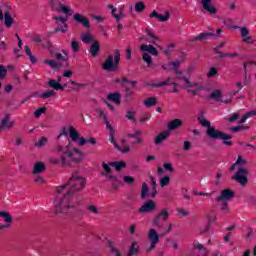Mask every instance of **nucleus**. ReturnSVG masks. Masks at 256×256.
<instances>
[{
	"label": "nucleus",
	"instance_id": "1",
	"mask_svg": "<svg viewBox=\"0 0 256 256\" xmlns=\"http://www.w3.org/2000/svg\"><path fill=\"white\" fill-rule=\"evenodd\" d=\"M85 185H87V180L85 177L79 175V173L76 172L72 174L68 183L56 189V215H67L69 210L75 207V205H73V201H75V193L77 191H81V189H85Z\"/></svg>",
	"mask_w": 256,
	"mask_h": 256
},
{
	"label": "nucleus",
	"instance_id": "2",
	"mask_svg": "<svg viewBox=\"0 0 256 256\" xmlns=\"http://www.w3.org/2000/svg\"><path fill=\"white\" fill-rule=\"evenodd\" d=\"M56 150H58L61 154L60 156H53L49 158V163L52 165H63L69 167V165H71V161H74L75 163L81 162V159L75 158V155H73L71 151H65V147L63 146H57Z\"/></svg>",
	"mask_w": 256,
	"mask_h": 256
},
{
	"label": "nucleus",
	"instance_id": "3",
	"mask_svg": "<svg viewBox=\"0 0 256 256\" xmlns=\"http://www.w3.org/2000/svg\"><path fill=\"white\" fill-rule=\"evenodd\" d=\"M121 61V52L119 49L114 50V54H109L104 63L102 69L104 71H117L119 69V63Z\"/></svg>",
	"mask_w": 256,
	"mask_h": 256
},
{
	"label": "nucleus",
	"instance_id": "4",
	"mask_svg": "<svg viewBox=\"0 0 256 256\" xmlns=\"http://www.w3.org/2000/svg\"><path fill=\"white\" fill-rule=\"evenodd\" d=\"M206 135L210 139H221L222 141H229V139H233L232 135L225 134L220 130L215 129V126L206 128Z\"/></svg>",
	"mask_w": 256,
	"mask_h": 256
},
{
	"label": "nucleus",
	"instance_id": "5",
	"mask_svg": "<svg viewBox=\"0 0 256 256\" xmlns=\"http://www.w3.org/2000/svg\"><path fill=\"white\" fill-rule=\"evenodd\" d=\"M160 237L161 236L159 235V233H157V230L155 228H151L148 231L147 239L150 243V247L146 249V253H151V251H153V249L157 247Z\"/></svg>",
	"mask_w": 256,
	"mask_h": 256
},
{
	"label": "nucleus",
	"instance_id": "6",
	"mask_svg": "<svg viewBox=\"0 0 256 256\" xmlns=\"http://www.w3.org/2000/svg\"><path fill=\"white\" fill-rule=\"evenodd\" d=\"M247 175H249V172L247 169L240 167L238 168L236 174L232 176V180L236 181V183H239L242 187H245L247 183H249V179H247Z\"/></svg>",
	"mask_w": 256,
	"mask_h": 256
},
{
	"label": "nucleus",
	"instance_id": "7",
	"mask_svg": "<svg viewBox=\"0 0 256 256\" xmlns=\"http://www.w3.org/2000/svg\"><path fill=\"white\" fill-rule=\"evenodd\" d=\"M3 19L5 27L8 29L11 28L13 25V17L11 16V12H9V8L5 5L0 8V21H3Z\"/></svg>",
	"mask_w": 256,
	"mask_h": 256
},
{
	"label": "nucleus",
	"instance_id": "8",
	"mask_svg": "<svg viewBox=\"0 0 256 256\" xmlns=\"http://www.w3.org/2000/svg\"><path fill=\"white\" fill-rule=\"evenodd\" d=\"M52 19H54L58 25L52 33H67V18L63 16H53Z\"/></svg>",
	"mask_w": 256,
	"mask_h": 256
},
{
	"label": "nucleus",
	"instance_id": "9",
	"mask_svg": "<svg viewBox=\"0 0 256 256\" xmlns=\"http://www.w3.org/2000/svg\"><path fill=\"white\" fill-rule=\"evenodd\" d=\"M169 219V211L167 209H162L153 219V224L155 227H163V224H161L162 221H167Z\"/></svg>",
	"mask_w": 256,
	"mask_h": 256
},
{
	"label": "nucleus",
	"instance_id": "10",
	"mask_svg": "<svg viewBox=\"0 0 256 256\" xmlns=\"http://www.w3.org/2000/svg\"><path fill=\"white\" fill-rule=\"evenodd\" d=\"M157 209V204L153 200L146 201L139 209L138 213H151Z\"/></svg>",
	"mask_w": 256,
	"mask_h": 256
},
{
	"label": "nucleus",
	"instance_id": "11",
	"mask_svg": "<svg viewBox=\"0 0 256 256\" xmlns=\"http://www.w3.org/2000/svg\"><path fill=\"white\" fill-rule=\"evenodd\" d=\"M235 197V191L231 189H224L220 192V195L215 198V201H229Z\"/></svg>",
	"mask_w": 256,
	"mask_h": 256
},
{
	"label": "nucleus",
	"instance_id": "12",
	"mask_svg": "<svg viewBox=\"0 0 256 256\" xmlns=\"http://www.w3.org/2000/svg\"><path fill=\"white\" fill-rule=\"evenodd\" d=\"M73 19L76 23H80L86 29H91V22H89V19L86 16L76 13L73 16Z\"/></svg>",
	"mask_w": 256,
	"mask_h": 256
},
{
	"label": "nucleus",
	"instance_id": "13",
	"mask_svg": "<svg viewBox=\"0 0 256 256\" xmlns=\"http://www.w3.org/2000/svg\"><path fill=\"white\" fill-rule=\"evenodd\" d=\"M102 175H104L105 177H107L108 181L111 182L112 185V189H114V191H118L119 187H121V185H123L121 183V181H119V178L116 176H113L111 174H105L102 172Z\"/></svg>",
	"mask_w": 256,
	"mask_h": 256
},
{
	"label": "nucleus",
	"instance_id": "14",
	"mask_svg": "<svg viewBox=\"0 0 256 256\" xmlns=\"http://www.w3.org/2000/svg\"><path fill=\"white\" fill-rule=\"evenodd\" d=\"M15 125L14 121H11V117L9 115H6L0 124V131H7L11 129Z\"/></svg>",
	"mask_w": 256,
	"mask_h": 256
},
{
	"label": "nucleus",
	"instance_id": "15",
	"mask_svg": "<svg viewBox=\"0 0 256 256\" xmlns=\"http://www.w3.org/2000/svg\"><path fill=\"white\" fill-rule=\"evenodd\" d=\"M212 1L213 0H201L203 10L207 11L209 13V15L217 14V8L213 5H211Z\"/></svg>",
	"mask_w": 256,
	"mask_h": 256
},
{
	"label": "nucleus",
	"instance_id": "16",
	"mask_svg": "<svg viewBox=\"0 0 256 256\" xmlns=\"http://www.w3.org/2000/svg\"><path fill=\"white\" fill-rule=\"evenodd\" d=\"M210 37H215V33L213 32H203L198 36H195L193 39H190V43H196V41H207Z\"/></svg>",
	"mask_w": 256,
	"mask_h": 256
},
{
	"label": "nucleus",
	"instance_id": "17",
	"mask_svg": "<svg viewBox=\"0 0 256 256\" xmlns=\"http://www.w3.org/2000/svg\"><path fill=\"white\" fill-rule=\"evenodd\" d=\"M149 17L151 19H158V21H161V23H165V21H169L170 14L169 11H166L165 15H162L157 13V10H153Z\"/></svg>",
	"mask_w": 256,
	"mask_h": 256
},
{
	"label": "nucleus",
	"instance_id": "18",
	"mask_svg": "<svg viewBox=\"0 0 256 256\" xmlns=\"http://www.w3.org/2000/svg\"><path fill=\"white\" fill-rule=\"evenodd\" d=\"M183 127V120L174 119L167 124L168 131H176V129H181Z\"/></svg>",
	"mask_w": 256,
	"mask_h": 256
},
{
	"label": "nucleus",
	"instance_id": "19",
	"mask_svg": "<svg viewBox=\"0 0 256 256\" xmlns=\"http://www.w3.org/2000/svg\"><path fill=\"white\" fill-rule=\"evenodd\" d=\"M60 82H61V77L58 78V81L54 79H50L48 81V85L49 87H51V89H54L55 91H63L65 87H63V85H61Z\"/></svg>",
	"mask_w": 256,
	"mask_h": 256
},
{
	"label": "nucleus",
	"instance_id": "20",
	"mask_svg": "<svg viewBox=\"0 0 256 256\" xmlns=\"http://www.w3.org/2000/svg\"><path fill=\"white\" fill-rule=\"evenodd\" d=\"M107 99L108 101L115 103V105H121V94L119 92L109 93Z\"/></svg>",
	"mask_w": 256,
	"mask_h": 256
},
{
	"label": "nucleus",
	"instance_id": "21",
	"mask_svg": "<svg viewBox=\"0 0 256 256\" xmlns=\"http://www.w3.org/2000/svg\"><path fill=\"white\" fill-rule=\"evenodd\" d=\"M139 253H141L139 244H137V241H133L126 256H135L139 255Z\"/></svg>",
	"mask_w": 256,
	"mask_h": 256
},
{
	"label": "nucleus",
	"instance_id": "22",
	"mask_svg": "<svg viewBox=\"0 0 256 256\" xmlns=\"http://www.w3.org/2000/svg\"><path fill=\"white\" fill-rule=\"evenodd\" d=\"M139 135H141V131L136 130L135 133H127L126 137H130L131 139H135V142H131L132 145H139L141 143H143V140H141V138L139 137Z\"/></svg>",
	"mask_w": 256,
	"mask_h": 256
},
{
	"label": "nucleus",
	"instance_id": "23",
	"mask_svg": "<svg viewBox=\"0 0 256 256\" xmlns=\"http://www.w3.org/2000/svg\"><path fill=\"white\" fill-rule=\"evenodd\" d=\"M101 52V45L99 44V42H93L92 45L90 46V55H92V57H97V55H99V53Z\"/></svg>",
	"mask_w": 256,
	"mask_h": 256
},
{
	"label": "nucleus",
	"instance_id": "24",
	"mask_svg": "<svg viewBox=\"0 0 256 256\" xmlns=\"http://www.w3.org/2000/svg\"><path fill=\"white\" fill-rule=\"evenodd\" d=\"M175 83V80L171 77H168L165 81L158 82V83H152L148 84L150 87H165L167 85H173Z\"/></svg>",
	"mask_w": 256,
	"mask_h": 256
},
{
	"label": "nucleus",
	"instance_id": "25",
	"mask_svg": "<svg viewBox=\"0 0 256 256\" xmlns=\"http://www.w3.org/2000/svg\"><path fill=\"white\" fill-rule=\"evenodd\" d=\"M68 133H69V137H70L71 141H73V143H75L76 141H79L80 134H79V132L75 129V127L70 126V127L68 128Z\"/></svg>",
	"mask_w": 256,
	"mask_h": 256
},
{
	"label": "nucleus",
	"instance_id": "26",
	"mask_svg": "<svg viewBox=\"0 0 256 256\" xmlns=\"http://www.w3.org/2000/svg\"><path fill=\"white\" fill-rule=\"evenodd\" d=\"M109 131V141L110 143H112V145H114L115 149L117 150H121V146H119V144L115 141V129L112 128H108Z\"/></svg>",
	"mask_w": 256,
	"mask_h": 256
},
{
	"label": "nucleus",
	"instance_id": "27",
	"mask_svg": "<svg viewBox=\"0 0 256 256\" xmlns=\"http://www.w3.org/2000/svg\"><path fill=\"white\" fill-rule=\"evenodd\" d=\"M169 137V132L163 131L160 132L159 135L156 136L154 143L156 145H161L162 142L165 141V139H167Z\"/></svg>",
	"mask_w": 256,
	"mask_h": 256
},
{
	"label": "nucleus",
	"instance_id": "28",
	"mask_svg": "<svg viewBox=\"0 0 256 256\" xmlns=\"http://www.w3.org/2000/svg\"><path fill=\"white\" fill-rule=\"evenodd\" d=\"M43 171H45V164L43 162H37L34 165L32 173L33 175H39V173H43Z\"/></svg>",
	"mask_w": 256,
	"mask_h": 256
},
{
	"label": "nucleus",
	"instance_id": "29",
	"mask_svg": "<svg viewBox=\"0 0 256 256\" xmlns=\"http://www.w3.org/2000/svg\"><path fill=\"white\" fill-rule=\"evenodd\" d=\"M111 167H114L116 171H121V169H125L127 167V163L125 161L111 162Z\"/></svg>",
	"mask_w": 256,
	"mask_h": 256
},
{
	"label": "nucleus",
	"instance_id": "30",
	"mask_svg": "<svg viewBox=\"0 0 256 256\" xmlns=\"http://www.w3.org/2000/svg\"><path fill=\"white\" fill-rule=\"evenodd\" d=\"M255 117V111H249L246 114L243 115V117L238 121L239 125H243L247 119Z\"/></svg>",
	"mask_w": 256,
	"mask_h": 256
},
{
	"label": "nucleus",
	"instance_id": "31",
	"mask_svg": "<svg viewBox=\"0 0 256 256\" xmlns=\"http://www.w3.org/2000/svg\"><path fill=\"white\" fill-rule=\"evenodd\" d=\"M221 97H223V94L220 92V90H214L211 94H210V99H213L214 101H221Z\"/></svg>",
	"mask_w": 256,
	"mask_h": 256
},
{
	"label": "nucleus",
	"instance_id": "32",
	"mask_svg": "<svg viewBox=\"0 0 256 256\" xmlns=\"http://www.w3.org/2000/svg\"><path fill=\"white\" fill-rule=\"evenodd\" d=\"M149 186L147 185V183L143 182L142 183V194L141 197L142 199H147V197H149Z\"/></svg>",
	"mask_w": 256,
	"mask_h": 256
},
{
	"label": "nucleus",
	"instance_id": "33",
	"mask_svg": "<svg viewBox=\"0 0 256 256\" xmlns=\"http://www.w3.org/2000/svg\"><path fill=\"white\" fill-rule=\"evenodd\" d=\"M144 105H145V107H153V106L157 105V98L151 97V98L144 100Z\"/></svg>",
	"mask_w": 256,
	"mask_h": 256
},
{
	"label": "nucleus",
	"instance_id": "34",
	"mask_svg": "<svg viewBox=\"0 0 256 256\" xmlns=\"http://www.w3.org/2000/svg\"><path fill=\"white\" fill-rule=\"evenodd\" d=\"M142 60L144 61V63L147 64V67H151V65L153 64V58L148 53H144L142 55Z\"/></svg>",
	"mask_w": 256,
	"mask_h": 256
},
{
	"label": "nucleus",
	"instance_id": "35",
	"mask_svg": "<svg viewBox=\"0 0 256 256\" xmlns=\"http://www.w3.org/2000/svg\"><path fill=\"white\" fill-rule=\"evenodd\" d=\"M107 245H108L111 253H115V256H121V252H119V250L117 248H115V245L113 244V242H111V240L107 241Z\"/></svg>",
	"mask_w": 256,
	"mask_h": 256
},
{
	"label": "nucleus",
	"instance_id": "36",
	"mask_svg": "<svg viewBox=\"0 0 256 256\" xmlns=\"http://www.w3.org/2000/svg\"><path fill=\"white\" fill-rule=\"evenodd\" d=\"M251 65H255V62L250 61V62H245L243 64V69H244V85L247 84V67H251Z\"/></svg>",
	"mask_w": 256,
	"mask_h": 256
},
{
	"label": "nucleus",
	"instance_id": "37",
	"mask_svg": "<svg viewBox=\"0 0 256 256\" xmlns=\"http://www.w3.org/2000/svg\"><path fill=\"white\" fill-rule=\"evenodd\" d=\"M81 41H83L84 43H93V36H91V34L88 32L86 34H82L80 36Z\"/></svg>",
	"mask_w": 256,
	"mask_h": 256
},
{
	"label": "nucleus",
	"instance_id": "38",
	"mask_svg": "<svg viewBox=\"0 0 256 256\" xmlns=\"http://www.w3.org/2000/svg\"><path fill=\"white\" fill-rule=\"evenodd\" d=\"M207 221L209 225H213V223H215V221H217V215H215V211H211L208 215H207Z\"/></svg>",
	"mask_w": 256,
	"mask_h": 256
},
{
	"label": "nucleus",
	"instance_id": "39",
	"mask_svg": "<svg viewBox=\"0 0 256 256\" xmlns=\"http://www.w3.org/2000/svg\"><path fill=\"white\" fill-rule=\"evenodd\" d=\"M198 121H199L200 125H202V127H206L207 129H209V127H212L211 122H209L203 116L198 117Z\"/></svg>",
	"mask_w": 256,
	"mask_h": 256
},
{
	"label": "nucleus",
	"instance_id": "40",
	"mask_svg": "<svg viewBox=\"0 0 256 256\" xmlns=\"http://www.w3.org/2000/svg\"><path fill=\"white\" fill-rule=\"evenodd\" d=\"M25 53L29 57L31 63H36L37 62V59L31 53V48H29V46H25Z\"/></svg>",
	"mask_w": 256,
	"mask_h": 256
},
{
	"label": "nucleus",
	"instance_id": "41",
	"mask_svg": "<svg viewBox=\"0 0 256 256\" xmlns=\"http://www.w3.org/2000/svg\"><path fill=\"white\" fill-rule=\"evenodd\" d=\"M59 8H60V11L62 13H64L65 15H72L71 8L63 5V3H61V2L59 3Z\"/></svg>",
	"mask_w": 256,
	"mask_h": 256
},
{
	"label": "nucleus",
	"instance_id": "42",
	"mask_svg": "<svg viewBox=\"0 0 256 256\" xmlns=\"http://www.w3.org/2000/svg\"><path fill=\"white\" fill-rule=\"evenodd\" d=\"M55 95L54 90H48L40 95L41 99H51Z\"/></svg>",
	"mask_w": 256,
	"mask_h": 256
},
{
	"label": "nucleus",
	"instance_id": "43",
	"mask_svg": "<svg viewBox=\"0 0 256 256\" xmlns=\"http://www.w3.org/2000/svg\"><path fill=\"white\" fill-rule=\"evenodd\" d=\"M34 145L35 147H45V145H47V138L42 136Z\"/></svg>",
	"mask_w": 256,
	"mask_h": 256
},
{
	"label": "nucleus",
	"instance_id": "44",
	"mask_svg": "<svg viewBox=\"0 0 256 256\" xmlns=\"http://www.w3.org/2000/svg\"><path fill=\"white\" fill-rule=\"evenodd\" d=\"M135 11L136 13H142V11H145V3L137 2L135 4Z\"/></svg>",
	"mask_w": 256,
	"mask_h": 256
},
{
	"label": "nucleus",
	"instance_id": "45",
	"mask_svg": "<svg viewBox=\"0 0 256 256\" xmlns=\"http://www.w3.org/2000/svg\"><path fill=\"white\" fill-rule=\"evenodd\" d=\"M171 183V178L169 176H164L160 179V187H167Z\"/></svg>",
	"mask_w": 256,
	"mask_h": 256
},
{
	"label": "nucleus",
	"instance_id": "46",
	"mask_svg": "<svg viewBox=\"0 0 256 256\" xmlns=\"http://www.w3.org/2000/svg\"><path fill=\"white\" fill-rule=\"evenodd\" d=\"M47 111V107H41L39 109H37L36 111H34V116L39 119V117H41L42 113H45Z\"/></svg>",
	"mask_w": 256,
	"mask_h": 256
},
{
	"label": "nucleus",
	"instance_id": "47",
	"mask_svg": "<svg viewBox=\"0 0 256 256\" xmlns=\"http://www.w3.org/2000/svg\"><path fill=\"white\" fill-rule=\"evenodd\" d=\"M240 33L243 40L249 37V29L247 27L240 28Z\"/></svg>",
	"mask_w": 256,
	"mask_h": 256
},
{
	"label": "nucleus",
	"instance_id": "48",
	"mask_svg": "<svg viewBox=\"0 0 256 256\" xmlns=\"http://www.w3.org/2000/svg\"><path fill=\"white\" fill-rule=\"evenodd\" d=\"M87 210L90 211V213H93V215L99 214V208H97V206H95V205L87 206Z\"/></svg>",
	"mask_w": 256,
	"mask_h": 256
},
{
	"label": "nucleus",
	"instance_id": "49",
	"mask_svg": "<svg viewBox=\"0 0 256 256\" xmlns=\"http://www.w3.org/2000/svg\"><path fill=\"white\" fill-rule=\"evenodd\" d=\"M126 113H127L126 114V119H128L129 121H133L134 123H135V121H137L135 119V112H133L131 110H128Z\"/></svg>",
	"mask_w": 256,
	"mask_h": 256
},
{
	"label": "nucleus",
	"instance_id": "50",
	"mask_svg": "<svg viewBox=\"0 0 256 256\" xmlns=\"http://www.w3.org/2000/svg\"><path fill=\"white\" fill-rule=\"evenodd\" d=\"M244 85H247V84H242L241 82H237L236 87H238V90L231 91L230 95H237V93H239V91H241V89H243Z\"/></svg>",
	"mask_w": 256,
	"mask_h": 256
},
{
	"label": "nucleus",
	"instance_id": "51",
	"mask_svg": "<svg viewBox=\"0 0 256 256\" xmlns=\"http://www.w3.org/2000/svg\"><path fill=\"white\" fill-rule=\"evenodd\" d=\"M44 63L49 65L52 69H57V67H59V64L55 62V60H45Z\"/></svg>",
	"mask_w": 256,
	"mask_h": 256
},
{
	"label": "nucleus",
	"instance_id": "52",
	"mask_svg": "<svg viewBox=\"0 0 256 256\" xmlns=\"http://www.w3.org/2000/svg\"><path fill=\"white\" fill-rule=\"evenodd\" d=\"M7 77V68L5 66L0 65V79H5Z\"/></svg>",
	"mask_w": 256,
	"mask_h": 256
},
{
	"label": "nucleus",
	"instance_id": "53",
	"mask_svg": "<svg viewBox=\"0 0 256 256\" xmlns=\"http://www.w3.org/2000/svg\"><path fill=\"white\" fill-rule=\"evenodd\" d=\"M151 47H153V45L142 44L140 46V51H143L144 53H149L151 51Z\"/></svg>",
	"mask_w": 256,
	"mask_h": 256
},
{
	"label": "nucleus",
	"instance_id": "54",
	"mask_svg": "<svg viewBox=\"0 0 256 256\" xmlns=\"http://www.w3.org/2000/svg\"><path fill=\"white\" fill-rule=\"evenodd\" d=\"M124 183H127V185H132V183H135V178L132 176H124Z\"/></svg>",
	"mask_w": 256,
	"mask_h": 256
},
{
	"label": "nucleus",
	"instance_id": "55",
	"mask_svg": "<svg viewBox=\"0 0 256 256\" xmlns=\"http://www.w3.org/2000/svg\"><path fill=\"white\" fill-rule=\"evenodd\" d=\"M164 171H168L169 173H173L175 169H173V164L164 163Z\"/></svg>",
	"mask_w": 256,
	"mask_h": 256
},
{
	"label": "nucleus",
	"instance_id": "56",
	"mask_svg": "<svg viewBox=\"0 0 256 256\" xmlns=\"http://www.w3.org/2000/svg\"><path fill=\"white\" fill-rule=\"evenodd\" d=\"M71 45H72V51H74V53L79 52L80 46L77 41H72Z\"/></svg>",
	"mask_w": 256,
	"mask_h": 256
},
{
	"label": "nucleus",
	"instance_id": "57",
	"mask_svg": "<svg viewBox=\"0 0 256 256\" xmlns=\"http://www.w3.org/2000/svg\"><path fill=\"white\" fill-rule=\"evenodd\" d=\"M182 81H184V83L187 84L188 88L197 86V84L191 83V81H189V78H187L185 76L182 77Z\"/></svg>",
	"mask_w": 256,
	"mask_h": 256
},
{
	"label": "nucleus",
	"instance_id": "58",
	"mask_svg": "<svg viewBox=\"0 0 256 256\" xmlns=\"http://www.w3.org/2000/svg\"><path fill=\"white\" fill-rule=\"evenodd\" d=\"M217 74V68L212 67L210 68L209 72L207 73V77L211 78V77H215Z\"/></svg>",
	"mask_w": 256,
	"mask_h": 256
},
{
	"label": "nucleus",
	"instance_id": "59",
	"mask_svg": "<svg viewBox=\"0 0 256 256\" xmlns=\"http://www.w3.org/2000/svg\"><path fill=\"white\" fill-rule=\"evenodd\" d=\"M103 121L106 125V129H111L113 128V126L111 125V123L109 122V119L107 118V114L103 116Z\"/></svg>",
	"mask_w": 256,
	"mask_h": 256
},
{
	"label": "nucleus",
	"instance_id": "60",
	"mask_svg": "<svg viewBox=\"0 0 256 256\" xmlns=\"http://www.w3.org/2000/svg\"><path fill=\"white\" fill-rule=\"evenodd\" d=\"M118 151H121L123 154L129 153V151H131V146L124 145V146H122V148L120 147V150H118Z\"/></svg>",
	"mask_w": 256,
	"mask_h": 256
},
{
	"label": "nucleus",
	"instance_id": "61",
	"mask_svg": "<svg viewBox=\"0 0 256 256\" xmlns=\"http://www.w3.org/2000/svg\"><path fill=\"white\" fill-rule=\"evenodd\" d=\"M237 119H239V114L238 113H234L232 114L229 118H228V121L230 123H233L234 121H237Z\"/></svg>",
	"mask_w": 256,
	"mask_h": 256
},
{
	"label": "nucleus",
	"instance_id": "62",
	"mask_svg": "<svg viewBox=\"0 0 256 256\" xmlns=\"http://www.w3.org/2000/svg\"><path fill=\"white\" fill-rule=\"evenodd\" d=\"M247 161L243 160L242 156H238V159L235 162V165H245Z\"/></svg>",
	"mask_w": 256,
	"mask_h": 256
},
{
	"label": "nucleus",
	"instance_id": "63",
	"mask_svg": "<svg viewBox=\"0 0 256 256\" xmlns=\"http://www.w3.org/2000/svg\"><path fill=\"white\" fill-rule=\"evenodd\" d=\"M55 58L57 59V61H67V58H65V56H63V54L59 52L56 53Z\"/></svg>",
	"mask_w": 256,
	"mask_h": 256
},
{
	"label": "nucleus",
	"instance_id": "64",
	"mask_svg": "<svg viewBox=\"0 0 256 256\" xmlns=\"http://www.w3.org/2000/svg\"><path fill=\"white\" fill-rule=\"evenodd\" d=\"M183 151H189V149H191V142L190 141H184V145H183Z\"/></svg>",
	"mask_w": 256,
	"mask_h": 256
}]
</instances>
